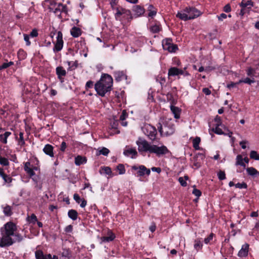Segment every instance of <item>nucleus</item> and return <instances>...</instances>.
Masks as SVG:
<instances>
[{
	"label": "nucleus",
	"mask_w": 259,
	"mask_h": 259,
	"mask_svg": "<svg viewBox=\"0 0 259 259\" xmlns=\"http://www.w3.org/2000/svg\"><path fill=\"white\" fill-rule=\"evenodd\" d=\"M235 187L239 189H246L247 188V185L244 182H242V183H238L235 184Z\"/></svg>",
	"instance_id": "61"
},
{
	"label": "nucleus",
	"mask_w": 259,
	"mask_h": 259,
	"mask_svg": "<svg viewBox=\"0 0 259 259\" xmlns=\"http://www.w3.org/2000/svg\"><path fill=\"white\" fill-rule=\"evenodd\" d=\"M68 215L69 218L75 221L77 219L78 212L76 210L70 209L68 212Z\"/></svg>",
	"instance_id": "35"
},
{
	"label": "nucleus",
	"mask_w": 259,
	"mask_h": 259,
	"mask_svg": "<svg viewBox=\"0 0 259 259\" xmlns=\"http://www.w3.org/2000/svg\"><path fill=\"white\" fill-rule=\"evenodd\" d=\"M87 162V158L85 156L77 155L75 157L74 163L77 166L85 164Z\"/></svg>",
	"instance_id": "22"
},
{
	"label": "nucleus",
	"mask_w": 259,
	"mask_h": 259,
	"mask_svg": "<svg viewBox=\"0 0 259 259\" xmlns=\"http://www.w3.org/2000/svg\"><path fill=\"white\" fill-rule=\"evenodd\" d=\"M12 133L10 132H6L4 134L0 135V141L4 144L7 143L8 138L11 135Z\"/></svg>",
	"instance_id": "33"
},
{
	"label": "nucleus",
	"mask_w": 259,
	"mask_h": 259,
	"mask_svg": "<svg viewBox=\"0 0 259 259\" xmlns=\"http://www.w3.org/2000/svg\"><path fill=\"white\" fill-rule=\"evenodd\" d=\"M16 140L18 142V145L23 147L25 145V142L24 139V132H20L19 134V137H16Z\"/></svg>",
	"instance_id": "28"
},
{
	"label": "nucleus",
	"mask_w": 259,
	"mask_h": 259,
	"mask_svg": "<svg viewBox=\"0 0 259 259\" xmlns=\"http://www.w3.org/2000/svg\"><path fill=\"white\" fill-rule=\"evenodd\" d=\"M215 236V234L213 233H211L208 237L205 238L204 239V242L206 244H211V241L212 240L213 237Z\"/></svg>",
	"instance_id": "48"
},
{
	"label": "nucleus",
	"mask_w": 259,
	"mask_h": 259,
	"mask_svg": "<svg viewBox=\"0 0 259 259\" xmlns=\"http://www.w3.org/2000/svg\"><path fill=\"white\" fill-rule=\"evenodd\" d=\"M128 116V113L125 110H123L119 117L120 120H124Z\"/></svg>",
	"instance_id": "60"
},
{
	"label": "nucleus",
	"mask_w": 259,
	"mask_h": 259,
	"mask_svg": "<svg viewBox=\"0 0 259 259\" xmlns=\"http://www.w3.org/2000/svg\"><path fill=\"white\" fill-rule=\"evenodd\" d=\"M82 31L79 27L74 26L70 30L71 35L73 37H78L81 35Z\"/></svg>",
	"instance_id": "26"
},
{
	"label": "nucleus",
	"mask_w": 259,
	"mask_h": 259,
	"mask_svg": "<svg viewBox=\"0 0 259 259\" xmlns=\"http://www.w3.org/2000/svg\"><path fill=\"white\" fill-rule=\"evenodd\" d=\"M170 109L171 112L174 115V117L176 119L180 118L181 109H180L178 107H176V106H174L173 105H170Z\"/></svg>",
	"instance_id": "24"
},
{
	"label": "nucleus",
	"mask_w": 259,
	"mask_h": 259,
	"mask_svg": "<svg viewBox=\"0 0 259 259\" xmlns=\"http://www.w3.org/2000/svg\"><path fill=\"white\" fill-rule=\"evenodd\" d=\"M193 187L194 189L192 191V194L199 198L202 195L201 191L200 190L196 189L195 188V186H194Z\"/></svg>",
	"instance_id": "55"
},
{
	"label": "nucleus",
	"mask_w": 259,
	"mask_h": 259,
	"mask_svg": "<svg viewBox=\"0 0 259 259\" xmlns=\"http://www.w3.org/2000/svg\"><path fill=\"white\" fill-rule=\"evenodd\" d=\"M0 164L3 166H8L9 165L8 159L0 155Z\"/></svg>",
	"instance_id": "50"
},
{
	"label": "nucleus",
	"mask_w": 259,
	"mask_h": 259,
	"mask_svg": "<svg viewBox=\"0 0 259 259\" xmlns=\"http://www.w3.org/2000/svg\"><path fill=\"white\" fill-rule=\"evenodd\" d=\"M27 221L29 224L34 225L37 222V218L35 214L32 213L30 216H28Z\"/></svg>",
	"instance_id": "40"
},
{
	"label": "nucleus",
	"mask_w": 259,
	"mask_h": 259,
	"mask_svg": "<svg viewBox=\"0 0 259 259\" xmlns=\"http://www.w3.org/2000/svg\"><path fill=\"white\" fill-rule=\"evenodd\" d=\"M217 175L218 177V179L221 181L224 180L226 179V174H225V171L220 170L218 172Z\"/></svg>",
	"instance_id": "53"
},
{
	"label": "nucleus",
	"mask_w": 259,
	"mask_h": 259,
	"mask_svg": "<svg viewBox=\"0 0 259 259\" xmlns=\"http://www.w3.org/2000/svg\"><path fill=\"white\" fill-rule=\"evenodd\" d=\"M166 97L167 100L170 102L171 105L175 104V100L172 93H168L166 94Z\"/></svg>",
	"instance_id": "51"
},
{
	"label": "nucleus",
	"mask_w": 259,
	"mask_h": 259,
	"mask_svg": "<svg viewBox=\"0 0 259 259\" xmlns=\"http://www.w3.org/2000/svg\"><path fill=\"white\" fill-rule=\"evenodd\" d=\"M202 238H197L194 241V247L197 250L199 251L202 249L203 247V243L201 241Z\"/></svg>",
	"instance_id": "31"
},
{
	"label": "nucleus",
	"mask_w": 259,
	"mask_h": 259,
	"mask_svg": "<svg viewBox=\"0 0 259 259\" xmlns=\"http://www.w3.org/2000/svg\"><path fill=\"white\" fill-rule=\"evenodd\" d=\"M200 141H201V139L199 137H196L193 139V142H192L193 146V148L195 150H200V147L199 145L200 143Z\"/></svg>",
	"instance_id": "37"
},
{
	"label": "nucleus",
	"mask_w": 259,
	"mask_h": 259,
	"mask_svg": "<svg viewBox=\"0 0 259 259\" xmlns=\"http://www.w3.org/2000/svg\"><path fill=\"white\" fill-rule=\"evenodd\" d=\"M132 10L134 12V16L136 18L142 16L145 12L144 7L140 5L134 6Z\"/></svg>",
	"instance_id": "16"
},
{
	"label": "nucleus",
	"mask_w": 259,
	"mask_h": 259,
	"mask_svg": "<svg viewBox=\"0 0 259 259\" xmlns=\"http://www.w3.org/2000/svg\"><path fill=\"white\" fill-rule=\"evenodd\" d=\"M249 247V245L248 243L243 244L238 253V256L240 257H246L248 255Z\"/></svg>",
	"instance_id": "19"
},
{
	"label": "nucleus",
	"mask_w": 259,
	"mask_h": 259,
	"mask_svg": "<svg viewBox=\"0 0 259 259\" xmlns=\"http://www.w3.org/2000/svg\"><path fill=\"white\" fill-rule=\"evenodd\" d=\"M247 174L251 176H254L258 174L257 170L253 167H249L246 168Z\"/></svg>",
	"instance_id": "43"
},
{
	"label": "nucleus",
	"mask_w": 259,
	"mask_h": 259,
	"mask_svg": "<svg viewBox=\"0 0 259 259\" xmlns=\"http://www.w3.org/2000/svg\"><path fill=\"white\" fill-rule=\"evenodd\" d=\"M49 10L50 12H53L55 14L57 15L58 13H60V14L58 15V16L59 17H61V10H60V7H59V4H58L56 7L55 8H53V7H50Z\"/></svg>",
	"instance_id": "45"
},
{
	"label": "nucleus",
	"mask_w": 259,
	"mask_h": 259,
	"mask_svg": "<svg viewBox=\"0 0 259 259\" xmlns=\"http://www.w3.org/2000/svg\"><path fill=\"white\" fill-rule=\"evenodd\" d=\"M131 170L132 174L137 177H145L149 176L151 174V170L144 165L136 164L131 166Z\"/></svg>",
	"instance_id": "4"
},
{
	"label": "nucleus",
	"mask_w": 259,
	"mask_h": 259,
	"mask_svg": "<svg viewBox=\"0 0 259 259\" xmlns=\"http://www.w3.org/2000/svg\"><path fill=\"white\" fill-rule=\"evenodd\" d=\"M115 18L117 21H121L122 23L130 22L133 19L131 12L121 7H117L115 9Z\"/></svg>",
	"instance_id": "3"
},
{
	"label": "nucleus",
	"mask_w": 259,
	"mask_h": 259,
	"mask_svg": "<svg viewBox=\"0 0 259 259\" xmlns=\"http://www.w3.org/2000/svg\"><path fill=\"white\" fill-rule=\"evenodd\" d=\"M32 164L30 162L27 161L24 163V170L26 174L31 178L33 181L36 183H37V179L33 177L35 175V172L33 171V169L31 167Z\"/></svg>",
	"instance_id": "12"
},
{
	"label": "nucleus",
	"mask_w": 259,
	"mask_h": 259,
	"mask_svg": "<svg viewBox=\"0 0 259 259\" xmlns=\"http://www.w3.org/2000/svg\"><path fill=\"white\" fill-rule=\"evenodd\" d=\"M115 235L112 230L108 229L106 236L101 237V243L103 242H110L114 240Z\"/></svg>",
	"instance_id": "15"
},
{
	"label": "nucleus",
	"mask_w": 259,
	"mask_h": 259,
	"mask_svg": "<svg viewBox=\"0 0 259 259\" xmlns=\"http://www.w3.org/2000/svg\"><path fill=\"white\" fill-rule=\"evenodd\" d=\"M38 33L37 30L35 28L32 29V30L30 33V34L29 35L30 36L32 37H36L38 36Z\"/></svg>",
	"instance_id": "64"
},
{
	"label": "nucleus",
	"mask_w": 259,
	"mask_h": 259,
	"mask_svg": "<svg viewBox=\"0 0 259 259\" xmlns=\"http://www.w3.org/2000/svg\"><path fill=\"white\" fill-rule=\"evenodd\" d=\"M125 75V73L123 71H116L114 73V76L116 81H120L122 80Z\"/></svg>",
	"instance_id": "30"
},
{
	"label": "nucleus",
	"mask_w": 259,
	"mask_h": 259,
	"mask_svg": "<svg viewBox=\"0 0 259 259\" xmlns=\"http://www.w3.org/2000/svg\"><path fill=\"white\" fill-rule=\"evenodd\" d=\"M35 257L36 259H47L43 251L41 249H37L35 251Z\"/></svg>",
	"instance_id": "38"
},
{
	"label": "nucleus",
	"mask_w": 259,
	"mask_h": 259,
	"mask_svg": "<svg viewBox=\"0 0 259 259\" xmlns=\"http://www.w3.org/2000/svg\"><path fill=\"white\" fill-rule=\"evenodd\" d=\"M176 17L177 18H179L181 20L184 21H187L190 20V17L188 16V14H187V13L185 12L184 13L178 12L176 15Z\"/></svg>",
	"instance_id": "39"
},
{
	"label": "nucleus",
	"mask_w": 259,
	"mask_h": 259,
	"mask_svg": "<svg viewBox=\"0 0 259 259\" xmlns=\"http://www.w3.org/2000/svg\"><path fill=\"white\" fill-rule=\"evenodd\" d=\"M100 172L101 174H105L110 177H113L114 176L112 172L111 168L109 167V166L101 167V169L100 170Z\"/></svg>",
	"instance_id": "32"
},
{
	"label": "nucleus",
	"mask_w": 259,
	"mask_h": 259,
	"mask_svg": "<svg viewBox=\"0 0 259 259\" xmlns=\"http://www.w3.org/2000/svg\"><path fill=\"white\" fill-rule=\"evenodd\" d=\"M59 7H60L61 13H64L65 14L67 13L68 8L66 5H63L61 3H59Z\"/></svg>",
	"instance_id": "59"
},
{
	"label": "nucleus",
	"mask_w": 259,
	"mask_h": 259,
	"mask_svg": "<svg viewBox=\"0 0 259 259\" xmlns=\"http://www.w3.org/2000/svg\"><path fill=\"white\" fill-rule=\"evenodd\" d=\"M0 177L2 178L5 183L7 184L8 186H11L10 184L12 183L13 179L10 175H7L4 170L0 174Z\"/></svg>",
	"instance_id": "23"
},
{
	"label": "nucleus",
	"mask_w": 259,
	"mask_h": 259,
	"mask_svg": "<svg viewBox=\"0 0 259 259\" xmlns=\"http://www.w3.org/2000/svg\"><path fill=\"white\" fill-rule=\"evenodd\" d=\"M162 46L164 50L169 53H176L179 48L177 45L172 43V39L171 38H166L162 40Z\"/></svg>",
	"instance_id": "6"
},
{
	"label": "nucleus",
	"mask_w": 259,
	"mask_h": 259,
	"mask_svg": "<svg viewBox=\"0 0 259 259\" xmlns=\"http://www.w3.org/2000/svg\"><path fill=\"white\" fill-rule=\"evenodd\" d=\"M99 81L103 82L107 86H110V88L112 89L113 85V78L111 75L108 74H103L102 75Z\"/></svg>",
	"instance_id": "14"
},
{
	"label": "nucleus",
	"mask_w": 259,
	"mask_h": 259,
	"mask_svg": "<svg viewBox=\"0 0 259 259\" xmlns=\"http://www.w3.org/2000/svg\"><path fill=\"white\" fill-rule=\"evenodd\" d=\"M18 55L20 59H24L26 58V53L21 49H20L18 52Z\"/></svg>",
	"instance_id": "56"
},
{
	"label": "nucleus",
	"mask_w": 259,
	"mask_h": 259,
	"mask_svg": "<svg viewBox=\"0 0 259 259\" xmlns=\"http://www.w3.org/2000/svg\"><path fill=\"white\" fill-rule=\"evenodd\" d=\"M109 152V150L105 147H103L101 149L99 150V154H102L104 156H107Z\"/></svg>",
	"instance_id": "54"
},
{
	"label": "nucleus",
	"mask_w": 259,
	"mask_h": 259,
	"mask_svg": "<svg viewBox=\"0 0 259 259\" xmlns=\"http://www.w3.org/2000/svg\"><path fill=\"white\" fill-rule=\"evenodd\" d=\"M43 152L47 155L50 156V157H54V147L51 144H47L45 145L43 149Z\"/></svg>",
	"instance_id": "17"
},
{
	"label": "nucleus",
	"mask_w": 259,
	"mask_h": 259,
	"mask_svg": "<svg viewBox=\"0 0 259 259\" xmlns=\"http://www.w3.org/2000/svg\"><path fill=\"white\" fill-rule=\"evenodd\" d=\"M240 6L242 8L245 9L246 8H247L248 9H250L251 7L253 6V3L251 1V0H242L241 3L240 4Z\"/></svg>",
	"instance_id": "27"
},
{
	"label": "nucleus",
	"mask_w": 259,
	"mask_h": 259,
	"mask_svg": "<svg viewBox=\"0 0 259 259\" xmlns=\"http://www.w3.org/2000/svg\"><path fill=\"white\" fill-rule=\"evenodd\" d=\"M156 80L157 82H158L162 87L165 83L166 78L161 75H159L156 77Z\"/></svg>",
	"instance_id": "44"
},
{
	"label": "nucleus",
	"mask_w": 259,
	"mask_h": 259,
	"mask_svg": "<svg viewBox=\"0 0 259 259\" xmlns=\"http://www.w3.org/2000/svg\"><path fill=\"white\" fill-rule=\"evenodd\" d=\"M189 177L187 175L184 176V178L180 177L178 179L179 183L181 184V186L183 187H186L187 185L186 182V180H188Z\"/></svg>",
	"instance_id": "46"
},
{
	"label": "nucleus",
	"mask_w": 259,
	"mask_h": 259,
	"mask_svg": "<svg viewBox=\"0 0 259 259\" xmlns=\"http://www.w3.org/2000/svg\"><path fill=\"white\" fill-rule=\"evenodd\" d=\"M220 126H219L218 124H215V127L209 130V134L211 135L212 137H213L214 135L212 134L211 132H213L215 134L220 135H226L225 133L222 131V130L220 128Z\"/></svg>",
	"instance_id": "25"
},
{
	"label": "nucleus",
	"mask_w": 259,
	"mask_h": 259,
	"mask_svg": "<svg viewBox=\"0 0 259 259\" xmlns=\"http://www.w3.org/2000/svg\"><path fill=\"white\" fill-rule=\"evenodd\" d=\"M123 154L126 156H131L132 158H136L138 156V152L135 148H129L126 146Z\"/></svg>",
	"instance_id": "18"
},
{
	"label": "nucleus",
	"mask_w": 259,
	"mask_h": 259,
	"mask_svg": "<svg viewBox=\"0 0 259 259\" xmlns=\"http://www.w3.org/2000/svg\"><path fill=\"white\" fill-rule=\"evenodd\" d=\"M63 34L62 33L59 31L57 32V40L55 44L53 51L55 52L60 51L63 48Z\"/></svg>",
	"instance_id": "11"
},
{
	"label": "nucleus",
	"mask_w": 259,
	"mask_h": 259,
	"mask_svg": "<svg viewBox=\"0 0 259 259\" xmlns=\"http://www.w3.org/2000/svg\"><path fill=\"white\" fill-rule=\"evenodd\" d=\"M143 133L150 140L154 141L156 138L157 130L155 126L150 124H146L142 128Z\"/></svg>",
	"instance_id": "5"
},
{
	"label": "nucleus",
	"mask_w": 259,
	"mask_h": 259,
	"mask_svg": "<svg viewBox=\"0 0 259 259\" xmlns=\"http://www.w3.org/2000/svg\"><path fill=\"white\" fill-rule=\"evenodd\" d=\"M250 157L251 159L259 160V154L255 151H251L250 153Z\"/></svg>",
	"instance_id": "49"
},
{
	"label": "nucleus",
	"mask_w": 259,
	"mask_h": 259,
	"mask_svg": "<svg viewBox=\"0 0 259 259\" xmlns=\"http://www.w3.org/2000/svg\"><path fill=\"white\" fill-rule=\"evenodd\" d=\"M17 230L16 224L12 221L6 223L1 228L0 247H8L16 242H20L23 240V236Z\"/></svg>",
	"instance_id": "1"
},
{
	"label": "nucleus",
	"mask_w": 259,
	"mask_h": 259,
	"mask_svg": "<svg viewBox=\"0 0 259 259\" xmlns=\"http://www.w3.org/2000/svg\"><path fill=\"white\" fill-rule=\"evenodd\" d=\"M56 73L60 82L63 83L65 81L64 77L67 74L66 71L62 66H58L56 68Z\"/></svg>",
	"instance_id": "13"
},
{
	"label": "nucleus",
	"mask_w": 259,
	"mask_h": 259,
	"mask_svg": "<svg viewBox=\"0 0 259 259\" xmlns=\"http://www.w3.org/2000/svg\"><path fill=\"white\" fill-rule=\"evenodd\" d=\"M147 10L149 12L148 14L149 17L153 18L157 14V10L152 5L148 6Z\"/></svg>",
	"instance_id": "29"
},
{
	"label": "nucleus",
	"mask_w": 259,
	"mask_h": 259,
	"mask_svg": "<svg viewBox=\"0 0 259 259\" xmlns=\"http://www.w3.org/2000/svg\"><path fill=\"white\" fill-rule=\"evenodd\" d=\"M95 89L97 94L102 97H104L106 93L109 92L111 90L110 86H107L99 81L95 84Z\"/></svg>",
	"instance_id": "8"
},
{
	"label": "nucleus",
	"mask_w": 259,
	"mask_h": 259,
	"mask_svg": "<svg viewBox=\"0 0 259 259\" xmlns=\"http://www.w3.org/2000/svg\"><path fill=\"white\" fill-rule=\"evenodd\" d=\"M23 36H24V39L26 42V46H30L31 45V42L29 40L30 36L27 34H24Z\"/></svg>",
	"instance_id": "62"
},
{
	"label": "nucleus",
	"mask_w": 259,
	"mask_h": 259,
	"mask_svg": "<svg viewBox=\"0 0 259 259\" xmlns=\"http://www.w3.org/2000/svg\"><path fill=\"white\" fill-rule=\"evenodd\" d=\"M3 212L5 215L10 217L13 214L11 206L7 205L4 207Z\"/></svg>",
	"instance_id": "41"
},
{
	"label": "nucleus",
	"mask_w": 259,
	"mask_h": 259,
	"mask_svg": "<svg viewBox=\"0 0 259 259\" xmlns=\"http://www.w3.org/2000/svg\"><path fill=\"white\" fill-rule=\"evenodd\" d=\"M256 69L252 68L251 67H248L246 70V72L247 76L250 77L251 78H254V77H256Z\"/></svg>",
	"instance_id": "34"
},
{
	"label": "nucleus",
	"mask_w": 259,
	"mask_h": 259,
	"mask_svg": "<svg viewBox=\"0 0 259 259\" xmlns=\"http://www.w3.org/2000/svg\"><path fill=\"white\" fill-rule=\"evenodd\" d=\"M68 65L69 66L68 70H71V68L74 67L76 68L77 67V63L76 62H72L69 61L68 62Z\"/></svg>",
	"instance_id": "63"
},
{
	"label": "nucleus",
	"mask_w": 259,
	"mask_h": 259,
	"mask_svg": "<svg viewBox=\"0 0 259 259\" xmlns=\"http://www.w3.org/2000/svg\"><path fill=\"white\" fill-rule=\"evenodd\" d=\"M73 199L76 201V202L78 204L80 203V206L82 208L84 207L87 204V201L86 200H85L84 198H80L79 195L75 193L73 195Z\"/></svg>",
	"instance_id": "20"
},
{
	"label": "nucleus",
	"mask_w": 259,
	"mask_h": 259,
	"mask_svg": "<svg viewBox=\"0 0 259 259\" xmlns=\"http://www.w3.org/2000/svg\"><path fill=\"white\" fill-rule=\"evenodd\" d=\"M116 170L118 171V174L123 175L125 172V169L123 164H119L116 168Z\"/></svg>",
	"instance_id": "47"
},
{
	"label": "nucleus",
	"mask_w": 259,
	"mask_h": 259,
	"mask_svg": "<svg viewBox=\"0 0 259 259\" xmlns=\"http://www.w3.org/2000/svg\"><path fill=\"white\" fill-rule=\"evenodd\" d=\"M184 12L188 14L190 20L194 19L201 14L200 11L193 7L185 8L184 9Z\"/></svg>",
	"instance_id": "10"
},
{
	"label": "nucleus",
	"mask_w": 259,
	"mask_h": 259,
	"mask_svg": "<svg viewBox=\"0 0 259 259\" xmlns=\"http://www.w3.org/2000/svg\"><path fill=\"white\" fill-rule=\"evenodd\" d=\"M214 121L216 122L215 124H218L219 126H225L224 125L222 124V119L220 116L219 115H217L214 118ZM224 128H225V127H224Z\"/></svg>",
	"instance_id": "57"
},
{
	"label": "nucleus",
	"mask_w": 259,
	"mask_h": 259,
	"mask_svg": "<svg viewBox=\"0 0 259 259\" xmlns=\"http://www.w3.org/2000/svg\"><path fill=\"white\" fill-rule=\"evenodd\" d=\"M136 144L138 146V151L142 154L143 153L149 152L151 153V149H152V145L150 144L146 140L139 138L136 141Z\"/></svg>",
	"instance_id": "7"
},
{
	"label": "nucleus",
	"mask_w": 259,
	"mask_h": 259,
	"mask_svg": "<svg viewBox=\"0 0 259 259\" xmlns=\"http://www.w3.org/2000/svg\"><path fill=\"white\" fill-rule=\"evenodd\" d=\"M243 83H247L248 84H251V83L255 82V80L254 78L246 77L244 79H243Z\"/></svg>",
	"instance_id": "58"
},
{
	"label": "nucleus",
	"mask_w": 259,
	"mask_h": 259,
	"mask_svg": "<svg viewBox=\"0 0 259 259\" xmlns=\"http://www.w3.org/2000/svg\"><path fill=\"white\" fill-rule=\"evenodd\" d=\"M150 29L152 32L156 33L161 30V28L159 24H155V25L151 26Z\"/></svg>",
	"instance_id": "42"
},
{
	"label": "nucleus",
	"mask_w": 259,
	"mask_h": 259,
	"mask_svg": "<svg viewBox=\"0 0 259 259\" xmlns=\"http://www.w3.org/2000/svg\"><path fill=\"white\" fill-rule=\"evenodd\" d=\"M14 65V62L12 61H10L9 62H8V63H4L2 64V65H1L0 66V70H3L4 69H5L9 67L10 66H11L12 65Z\"/></svg>",
	"instance_id": "52"
},
{
	"label": "nucleus",
	"mask_w": 259,
	"mask_h": 259,
	"mask_svg": "<svg viewBox=\"0 0 259 259\" xmlns=\"http://www.w3.org/2000/svg\"><path fill=\"white\" fill-rule=\"evenodd\" d=\"M169 152V150L164 145L159 147L156 145H152V149H151V153H155L158 156L166 154Z\"/></svg>",
	"instance_id": "9"
},
{
	"label": "nucleus",
	"mask_w": 259,
	"mask_h": 259,
	"mask_svg": "<svg viewBox=\"0 0 259 259\" xmlns=\"http://www.w3.org/2000/svg\"><path fill=\"white\" fill-rule=\"evenodd\" d=\"M157 129L161 136H169L172 135L175 131L174 124L169 120L163 119L157 124Z\"/></svg>",
	"instance_id": "2"
},
{
	"label": "nucleus",
	"mask_w": 259,
	"mask_h": 259,
	"mask_svg": "<svg viewBox=\"0 0 259 259\" xmlns=\"http://www.w3.org/2000/svg\"><path fill=\"white\" fill-rule=\"evenodd\" d=\"M181 69L178 68L176 67H171L168 70V76H175L180 75L181 73Z\"/></svg>",
	"instance_id": "21"
},
{
	"label": "nucleus",
	"mask_w": 259,
	"mask_h": 259,
	"mask_svg": "<svg viewBox=\"0 0 259 259\" xmlns=\"http://www.w3.org/2000/svg\"><path fill=\"white\" fill-rule=\"evenodd\" d=\"M236 165H240L243 167V169H244L246 167L245 163L243 162V158L242 155L239 154L236 157Z\"/></svg>",
	"instance_id": "36"
}]
</instances>
